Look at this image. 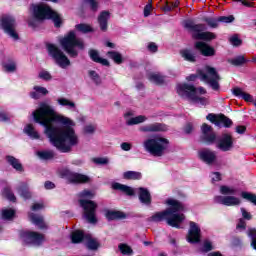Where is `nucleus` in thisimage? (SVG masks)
Returning <instances> with one entry per match:
<instances>
[{
  "label": "nucleus",
  "mask_w": 256,
  "mask_h": 256,
  "mask_svg": "<svg viewBox=\"0 0 256 256\" xmlns=\"http://www.w3.org/2000/svg\"><path fill=\"white\" fill-rule=\"evenodd\" d=\"M20 195L21 197H23V199H31V192H29V189H27V187L20 188Z\"/></svg>",
  "instance_id": "obj_57"
},
{
  "label": "nucleus",
  "mask_w": 256,
  "mask_h": 256,
  "mask_svg": "<svg viewBox=\"0 0 256 256\" xmlns=\"http://www.w3.org/2000/svg\"><path fill=\"white\" fill-rule=\"evenodd\" d=\"M198 158L206 165H213L217 161V154L213 150L204 149L198 152Z\"/></svg>",
  "instance_id": "obj_19"
},
{
  "label": "nucleus",
  "mask_w": 256,
  "mask_h": 256,
  "mask_svg": "<svg viewBox=\"0 0 256 256\" xmlns=\"http://www.w3.org/2000/svg\"><path fill=\"white\" fill-rule=\"evenodd\" d=\"M181 57L184 59V61H188L189 63H196L197 57L195 54L191 53V50L184 49L180 51Z\"/></svg>",
  "instance_id": "obj_33"
},
{
  "label": "nucleus",
  "mask_w": 256,
  "mask_h": 256,
  "mask_svg": "<svg viewBox=\"0 0 256 256\" xmlns=\"http://www.w3.org/2000/svg\"><path fill=\"white\" fill-rule=\"evenodd\" d=\"M88 75L96 85H101V76H99L96 71L90 70Z\"/></svg>",
  "instance_id": "obj_49"
},
{
  "label": "nucleus",
  "mask_w": 256,
  "mask_h": 256,
  "mask_svg": "<svg viewBox=\"0 0 256 256\" xmlns=\"http://www.w3.org/2000/svg\"><path fill=\"white\" fill-rule=\"evenodd\" d=\"M70 239L74 245H77L79 243H83V241H86L87 234H85L83 230H75L71 233Z\"/></svg>",
  "instance_id": "obj_27"
},
{
  "label": "nucleus",
  "mask_w": 256,
  "mask_h": 256,
  "mask_svg": "<svg viewBox=\"0 0 256 256\" xmlns=\"http://www.w3.org/2000/svg\"><path fill=\"white\" fill-rule=\"evenodd\" d=\"M88 55H89L91 61H93L94 63H99V60L101 59V57L99 56V51H97L95 49H90L88 51Z\"/></svg>",
  "instance_id": "obj_50"
},
{
  "label": "nucleus",
  "mask_w": 256,
  "mask_h": 256,
  "mask_svg": "<svg viewBox=\"0 0 256 256\" xmlns=\"http://www.w3.org/2000/svg\"><path fill=\"white\" fill-rule=\"evenodd\" d=\"M3 69L4 71H6V73H15L17 71V63L10 62V63L4 64Z\"/></svg>",
  "instance_id": "obj_48"
},
{
  "label": "nucleus",
  "mask_w": 256,
  "mask_h": 256,
  "mask_svg": "<svg viewBox=\"0 0 256 256\" xmlns=\"http://www.w3.org/2000/svg\"><path fill=\"white\" fill-rule=\"evenodd\" d=\"M84 3H87L90 6L93 13H97V11H99V2L97 0H84Z\"/></svg>",
  "instance_id": "obj_51"
},
{
  "label": "nucleus",
  "mask_w": 256,
  "mask_h": 256,
  "mask_svg": "<svg viewBox=\"0 0 256 256\" xmlns=\"http://www.w3.org/2000/svg\"><path fill=\"white\" fill-rule=\"evenodd\" d=\"M189 230L187 234V241L192 245H197V243H201V228L196 222H189Z\"/></svg>",
  "instance_id": "obj_15"
},
{
  "label": "nucleus",
  "mask_w": 256,
  "mask_h": 256,
  "mask_svg": "<svg viewBox=\"0 0 256 256\" xmlns=\"http://www.w3.org/2000/svg\"><path fill=\"white\" fill-rule=\"evenodd\" d=\"M147 49L150 53H157L159 51V46L155 42H149Z\"/></svg>",
  "instance_id": "obj_58"
},
{
  "label": "nucleus",
  "mask_w": 256,
  "mask_h": 256,
  "mask_svg": "<svg viewBox=\"0 0 256 256\" xmlns=\"http://www.w3.org/2000/svg\"><path fill=\"white\" fill-rule=\"evenodd\" d=\"M57 101L62 107H69V109H75V102L67 98H59Z\"/></svg>",
  "instance_id": "obj_45"
},
{
  "label": "nucleus",
  "mask_w": 256,
  "mask_h": 256,
  "mask_svg": "<svg viewBox=\"0 0 256 256\" xmlns=\"http://www.w3.org/2000/svg\"><path fill=\"white\" fill-rule=\"evenodd\" d=\"M166 205H168V208L154 213L150 218H148V221L150 223H161L166 221L167 225L170 227L181 229V223L185 221V214L179 213L185 211V204L177 199L168 198L166 200Z\"/></svg>",
  "instance_id": "obj_2"
},
{
  "label": "nucleus",
  "mask_w": 256,
  "mask_h": 256,
  "mask_svg": "<svg viewBox=\"0 0 256 256\" xmlns=\"http://www.w3.org/2000/svg\"><path fill=\"white\" fill-rule=\"evenodd\" d=\"M236 229H243V230L247 229V223L243 218L239 219L238 224L236 225Z\"/></svg>",
  "instance_id": "obj_63"
},
{
  "label": "nucleus",
  "mask_w": 256,
  "mask_h": 256,
  "mask_svg": "<svg viewBox=\"0 0 256 256\" xmlns=\"http://www.w3.org/2000/svg\"><path fill=\"white\" fill-rule=\"evenodd\" d=\"M92 161L96 165H107L109 163V159L108 158H103V157L93 158Z\"/></svg>",
  "instance_id": "obj_55"
},
{
  "label": "nucleus",
  "mask_w": 256,
  "mask_h": 256,
  "mask_svg": "<svg viewBox=\"0 0 256 256\" xmlns=\"http://www.w3.org/2000/svg\"><path fill=\"white\" fill-rule=\"evenodd\" d=\"M19 235L25 245H36V247H40V245H43V241H45V235L35 231L22 230Z\"/></svg>",
  "instance_id": "obj_12"
},
{
  "label": "nucleus",
  "mask_w": 256,
  "mask_h": 256,
  "mask_svg": "<svg viewBox=\"0 0 256 256\" xmlns=\"http://www.w3.org/2000/svg\"><path fill=\"white\" fill-rule=\"evenodd\" d=\"M123 179L127 181H139L143 179V174L137 171H126L123 173Z\"/></svg>",
  "instance_id": "obj_31"
},
{
  "label": "nucleus",
  "mask_w": 256,
  "mask_h": 256,
  "mask_svg": "<svg viewBox=\"0 0 256 256\" xmlns=\"http://www.w3.org/2000/svg\"><path fill=\"white\" fill-rule=\"evenodd\" d=\"M206 72L208 73V75L205 74L203 70H197V74H190L186 77V81H196L199 77L200 80L208 83L213 91H219V81H221V76H219V72H217V69L211 66H206ZM209 75L211 76V78L209 77Z\"/></svg>",
  "instance_id": "obj_6"
},
{
  "label": "nucleus",
  "mask_w": 256,
  "mask_h": 256,
  "mask_svg": "<svg viewBox=\"0 0 256 256\" xmlns=\"http://www.w3.org/2000/svg\"><path fill=\"white\" fill-rule=\"evenodd\" d=\"M34 91H37L38 95H49V90L43 86H34Z\"/></svg>",
  "instance_id": "obj_56"
},
{
  "label": "nucleus",
  "mask_w": 256,
  "mask_h": 256,
  "mask_svg": "<svg viewBox=\"0 0 256 256\" xmlns=\"http://www.w3.org/2000/svg\"><path fill=\"white\" fill-rule=\"evenodd\" d=\"M6 161L8 164L11 165L15 169V171H18V173H23L25 171V168H23V164L19 161V159L15 158V156L7 155Z\"/></svg>",
  "instance_id": "obj_28"
},
{
  "label": "nucleus",
  "mask_w": 256,
  "mask_h": 256,
  "mask_svg": "<svg viewBox=\"0 0 256 256\" xmlns=\"http://www.w3.org/2000/svg\"><path fill=\"white\" fill-rule=\"evenodd\" d=\"M105 217L108 221H121L127 219V214L120 210H105Z\"/></svg>",
  "instance_id": "obj_23"
},
{
  "label": "nucleus",
  "mask_w": 256,
  "mask_h": 256,
  "mask_svg": "<svg viewBox=\"0 0 256 256\" xmlns=\"http://www.w3.org/2000/svg\"><path fill=\"white\" fill-rule=\"evenodd\" d=\"M60 47L70 57V59H77L79 51L85 49V42L77 37L75 30H71L59 40Z\"/></svg>",
  "instance_id": "obj_4"
},
{
  "label": "nucleus",
  "mask_w": 256,
  "mask_h": 256,
  "mask_svg": "<svg viewBox=\"0 0 256 256\" xmlns=\"http://www.w3.org/2000/svg\"><path fill=\"white\" fill-rule=\"evenodd\" d=\"M0 27L7 33V35H10L12 39H15L16 41L19 39V34L15 32V27H17L15 17L9 15L2 16L0 19Z\"/></svg>",
  "instance_id": "obj_13"
},
{
  "label": "nucleus",
  "mask_w": 256,
  "mask_h": 256,
  "mask_svg": "<svg viewBox=\"0 0 256 256\" xmlns=\"http://www.w3.org/2000/svg\"><path fill=\"white\" fill-rule=\"evenodd\" d=\"M2 197L7 199L8 201H11L12 203H16L17 201V197H15L13 190H11V187L9 186L3 188Z\"/></svg>",
  "instance_id": "obj_34"
},
{
  "label": "nucleus",
  "mask_w": 256,
  "mask_h": 256,
  "mask_svg": "<svg viewBox=\"0 0 256 256\" xmlns=\"http://www.w3.org/2000/svg\"><path fill=\"white\" fill-rule=\"evenodd\" d=\"M151 9H153V2L150 1L145 7H144V17H149L151 15Z\"/></svg>",
  "instance_id": "obj_60"
},
{
  "label": "nucleus",
  "mask_w": 256,
  "mask_h": 256,
  "mask_svg": "<svg viewBox=\"0 0 256 256\" xmlns=\"http://www.w3.org/2000/svg\"><path fill=\"white\" fill-rule=\"evenodd\" d=\"M194 49L199 51L203 57H215L217 54L215 48L204 41L195 42Z\"/></svg>",
  "instance_id": "obj_17"
},
{
  "label": "nucleus",
  "mask_w": 256,
  "mask_h": 256,
  "mask_svg": "<svg viewBox=\"0 0 256 256\" xmlns=\"http://www.w3.org/2000/svg\"><path fill=\"white\" fill-rule=\"evenodd\" d=\"M232 93L234 97H238L239 99H243L247 103H253V96L249 93H246L240 87H235L232 89Z\"/></svg>",
  "instance_id": "obj_25"
},
{
  "label": "nucleus",
  "mask_w": 256,
  "mask_h": 256,
  "mask_svg": "<svg viewBox=\"0 0 256 256\" xmlns=\"http://www.w3.org/2000/svg\"><path fill=\"white\" fill-rule=\"evenodd\" d=\"M106 55L109 59H112L116 65H121V63H123V55L115 50L108 51Z\"/></svg>",
  "instance_id": "obj_32"
},
{
  "label": "nucleus",
  "mask_w": 256,
  "mask_h": 256,
  "mask_svg": "<svg viewBox=\"0 0 256 256\" xmlns=\"http://www.w3.org/2000/svg\"><path fill=\"white\" fill-rule=\"evenodd\" d=\"M140 131H142V133H159V132H165V131H169V126H167V124H163V123H153V124H149L146 126H142L140 128Z\"/></svg>",
  "instance_id": "obj_20"
},
{
  "label": "nucleus",
  "mask_w": 256,
  "mask_h": 256,
  "mask_svg": "<svg viewBox=\"0 0 256 256\" xmlns=\"http://www.w3.org/2000/svg\"><path fill=\"white\" fill-rule=\"evenodd\" d=\"M230 43L234 46V47H240V45L243 44V40H241V38H239V36L234 35L230 38Z\"/></svg>",
  "instance_id": "obj_54"
},
{
  "label": "nucleus",
  "mask_w": 256,
  "mask_h": 256,
  "mask_svg": "<svg viewBox=\"0 0 256 256\" xmlns=\"http://www.w3.org/2000/svg\"><path fill=\"white\" fill-rule=\"evenodd\" d=\"M118 249L122 255H133V248L127 244H119Z\"/></svg>",
  "instance_id": "obj_44"
},
{
  "label": "nucleus",
  "mask_w": 256,
  "mask_h": 256,
  "mask_svg": "<svg viewBox=\"0 0 256 256\" xmlns=\"http://www.w3.org/2000/svg\"><path fill=\"white\" fill-rule=\"evenodd\" d=\"M224 205L226 207H234L235 205H241V200L235 196H224Z\"/></svg>",
  "instance_id": "obj_37"
},
{
  "label": "nucleus",
  "mask_w": 256,
  "mask_h": 256,
  "mask_svg": "<svg viewBox=\"0 0 256 256\" xmlns=\"http://www.w3.org/2000/svg\"><path fill=\"white\" fill-rule=\"evenodd\" d=\"M29 219L39 229H41V230L47 229V224L45 223L43 216H37V214H35V213H30Z\"/></svg>",
  "instance_id": "obj_29"
},
{
  "label": "nucleus",
  "mask_w": 256,
  "mask_h": 256,
  "mask_svg": "<svg viewBox=\"0 0 256 256\" xmlns=\"http://www.w3.org/2000/svg\"><path fill=\"white\" fill-rule=\"evenodd\" d=\"M86 247L89 251H97L101 247V243L97 238H93V235L86 234Z\"/></svg>",
  "instance_id": "obj_26"
},
{
  "label": "nucleus",
  "mask_w": 256,
  "mask_h": 256,
  "mask_svg": "<svg viewBox=\"0 0 256 256\" xmlns=\"http://www.w3.org/2000/svg\"><path fill=\"white\" fill-rule=\"evenodd\" d=\"M148 80L154 85H165V76L159 73H150L148 74Z\"/></svg>",
  "instance_id": "obj_30"
},
{
  "label": "nucleus",
  "mask_w": 256,
  "mask_h": 256,
  "mask_svg": "<svg viewBox=\"0 0 256 256\" xmlns=\"http://www.w3.org/2000/svg\"><path fill=\"white\" fill-rule=\"evenodd\" d=\"M235 21V16H220L218 17V23H233Z\"/></svg>",
  "instance_id": "obj_53"
},
{
  "label": "nucleus",
  "mask_w": 256,
  "mask_h": 256,
  "mask_svg": "<svg viewBox=\"0 0 256 256\" xmlns=\"http://www.w3.org/2000/svg\"><path fill=\"white\" fill-rule=\"evenodd\" d=\"M84 133L86 134V135H93V133H95V126H93V125H86L85 127H84Z\"/></svg>",
  "instance_id": "obj_61"
},
{
  "label": "nucleus",
  "mask_w": 256,
  "mask_h": 256,
  "mask_svg": "<svg viewBox=\"0 0 256 256\" xmlns=\"http://www.w3.org/2000/svg\"><path fill=\"white\" fill-rule=\"evenodd\" d=\"M37 156L43 161H49L55 157V153L53 151H38Z\"/></svg>",
  "instance_id": "obj_41"
},
{
  "label": "nucleus",
  "mask_w": 256,
  "mask_h": 256,
  "mask_svg": "<svg viewBox=\"0 0 256 256\" xmlns=\"http://www.w3.org/2000/svg\"><path fill=\"white\" fill-rule=\"evenodd\" d=\"M203 21L207 23V26L211 27V29H217V27H219V18L204 17Z\"/></svg>",
  "instance_id": "obj_42"
},
{
  "label": "nucleus",
  "mask_w": 256,
  "mask_h": 256,
  "mask_svg": "<svg viewBox=\"0 0 256 256\" xmlns=\"http://www.w3.org/2000/svg\"><path fill=\"white\" fill-rule=\"evenodd\" d=\"M176 93L180 97H187V99H190V101H193V103L207 105V98L197 96V88L193 84H177Z\"/></svg>",
  "instance_id": "obj_8"
},
{
  "label": "nucleus",
  "mask_w": 256,
  "mask_h": 256,
  "mask_svg": "<svg viewBox=\"0 0 256 256\" xmlns=\"http://www.w3.org/2000/svg\"><path fill=\"white\" fill-rule=\"evenodd\" d=\"M80 207L83 208L84 211V217L88 221V223H91L92 225H95L97 223V202L93 200H87V199H80L79 200Z\"/></svg>",
  "instance_id": "obj_10"
},
{
  "label": "nucleus",
  "mask_w": 256,
  "mask_h": 256,
  "mask_svg": "<svg viewBox=\"0 0 256 256\" xmlns=\"http://www.w3.org/2000/svg\"><path fill=\"white\" fill-rule=\"evenodd\" d=\"M61 176L63 179H66L70 185H87V183H91V177L88 175L73 172L67 168L61 171Z\"/></svg>",
  "instance_id": "obj_11"
},
{
  "label": "nucleus",
  "mask_w": 256,
  "mask_h": 256,
  "mask_svg": "<svg viewBox=\"0 0 256 256\" xmlns=\"http://www.w3.org/2000/svg\"><path fill=\"white\" fill-rule=\"evenodd\" d=\"M248 61L249 60L245 59V56L240 55L235 58L229 59L228 63H230V65H233L234 67H243V65H245V63H248Z\"/></svg>",
  "instance_id": "obj_35"
},
{
  "label": "nucleus",
  "mask_w": 256,
  "mask_h": 256,
  "mask_svg": "<svg viewBox=\"0 0 256 256\" xmlns=\"http://www.w3.org/2000/svg\"><path fill=\"white\" fill-rule=\"evenodd\" d=\"M207 121H210V123H213V125H216V127H225L226 129H229L231 125H233V120H231L229 117L225 116V114H214L209 113L206 116Z\"/></svg>",
  "instance_id": "obj_14"
},
{
  "label": "nucleus",
  "mask_w": 256,
  "mask_h": 256,
  "mask_svg": "<svg viewBox=\"0 0 256 256\" xmlns=\"http://www.w3.org/2000/svg\"><path fill=\"white\" fill-rule=\"evenodd\" d=\"M16 212L13 209H3L1 218L4 221H13L15 219Z\"/></svg>",
  "instance_id": "obj_38"
},
{
  "label": "nucleus",
  "mask_w": 256,
  "mask_h": 256,
  "mask_svg": "<svg viewBox=\"0 0 256 256\" xmlns=\"http://www.w3.org/2000/svg\"><path fill=\"white\" fill-rule=\"evenodd\" d=\"M138 198L140 203H142V205L149 206L153 202V198L151 197V192H149V189L145 187L138 188Z\"/></svg>",
  "instance_id": "obj_22"
},
{
  "label": "nucleus",
  "mask_w": 256,
  "mask_h": 256,
  "mask_svg": "<svg viewBox=\"0 0 256 256\" xmlns=\"http://www.w3.org/2000/svg\"><path fill=\"white\" fill-rule=\"evenodd\" d=\"M214 249H215V246H213V242L209 240H204L202 245L203 253H210V251H213Z\"/></svg>",
  "instance_id": "obj_47"
},
{
  "label": "nucleus",
  "mask_w": 256,
  "mask_h": 256,
  "mask_svg": "<svg viewBox=\"0 0 256 256\" xmlns=\"http://www.w3.org/2000/svg\"><path fill=\"white\" fill-rule=\"evenodd\" d=\"M241 197H242V199H246V201H249L250 203H252L253 205L256 206V194L242 191Z\"/></svg>",
  "instance_id": "obj_43"
},
{
  "label": "nucleus",
  "mask_w": 256,
  "mask_h": 256,
  "mask_svg": "<svg viewBox=\"0 0 256 256\" xmlns=\"http://www.w3.org/2000/svg\"><path fill=\"white\" fill-rule=\"evenodd\" d=\"M32 116L34 123L44 127L45 135L60 153H71L73 147L79 145V137L73 129L75 122L57 114L51 105L41 102Z\"/></svg>",
  "instance_id": "obj_1"
},
{
  "label": "nucleus",
  "mask_w": 256,
  "mask_h": 256,
  "mask_svg": "<svg viewBox=\"0 0 256 256\" xmlns=\"http://www.w3.org/2000/svg\"><path fill=\"white\" fill-rule=\"evenodd\" d=\"M240 211L242 213V219H244L245 221H251V219H253V215H251L247 210H245V208H241Z\"/></svg>",
  "instance_id": "obj_59"
},
{
  "label": "nucleus",
  "mask_w": 256,
  "mask_h": 256,
  "mask_svg": "<svg viewBox=\"0 0 256 256\" xmlns=\"http://www.w3.org/2000/svg\"><path fill=\"white\" fill-rule=\"evenodd\" d=\"M75 29H76L77 31H79L80 33H84V34L93 33V31H95V30L93 29V27H91V25L85 24V23L77 24V25L75 26Z\"/></svg>",
  "instance_id": "obj_39"
},
{
  "label": "nucleus",
  "mask_w": 256,
  "mask_h": 256,
  "mask_svg": "<svg viewBox=\"0 0 256 256\" xmlns=\"http://www.w3.org/2000/svg\"><path fill=\"white\" fill-rule=\"evenodd\" d=\"M147 121V116L139 115L136 117H132L126 121V125L133 126V125H139L141 123H145Z\"/></svg>",
  "instance_id": "obj_36"
},
{
  "label": "nucleus",
  "mask_w": 256,
  "mask_h": 256,
  "mask_svg": "<svg viewBox=\"0 0 256 256\" xmlns=\"http://www.w3.org/2000/svg\"><path fill=\"white\" fill-rule=\"evenodd\" d=\"M0 121H2L3 123H7L11 121V118H9V115H7V113L0 112Z\"/></svg>",
  "instance_id": "obj_64"
},
{
  "label": "nucleus",
  "mask_w": 256,
  "mask_h": 256,
  "mask_svg": "<svg viewBox=\"0 0 256 256\" xmlns=\"http://www.w3.org/2000/svg\"><path fill=\"white\" fill-rule=\"evenodd\" d=\"M184 27L192 33V39L206 41V43L217 39L216 33L206 31L207 27H205V24H195L193 19L185 20Z\"/></svg>",
  "instance_id": "obj_5"
},
{
  "label": "nucleus",
  "mask_w": 256,
  "mask_h": 256,
  "mask_svg": "<svg viewBox=\"0 0 256 256\" xmlns=\"http://www.w3.org/2000/svg\"><path fill=\"white\" fill-rule=\"evenodd\" d=\"M24 131L32 139H39L40 137L39 133L35 131V127H33V124H27Z\"/></svg>",
  "instance_id": "obj_40"
},
{
  "label": "nucleus",
  "mask_w": 256,
  "mask_h": 256,
  "mask_svg": "<svg viewBox=\"0 0 256 256\" xmlns=\"http://www.w3.org/2000/svg\"><path fill=\"white\" fill-rule=\"evenodd\" d=\"M220 193L222 195H235V193H237V190H235L234 188H229V186L222 185L220 186Z\"/></svg>",
  "instance_id": "obj_46"
},
{
  "label": "nucleus",
  "mask_w": 256,
  "mask_h": 256,
  "mask_svg": "<svg viewBox=\"0 0 256 256\" xmlns=\"http://www.w3.org/2000/svg\"><path fill=\"white\" fill-rule=\"evenodd\" d=\"M216 147L224 153L231 151V149L234 147L233 135H231V133H223L221 137L217 139Z\"/></svg>",
  "instance_id": "obj_16"
},
{
  "label": "nucleus",
  "mask_w": 256,
  "mask_h": 256,
  "mask_svg": "<svg viewBox=\"0 0 256 256\" xmlns=\"http://www.w3.org/2000/svg\"><path fill=\"white\" fill-rule=\"evenodd\" d=\"M201 131H202L201 140L204 143H207V145H213V143L217 141V135L215 133H211V131H213V127L209 126L207 123L202 124Z\"/></svg>",
  "instance_id": "obj_18"
},
{
  "label": "nucleus",
  "mask_w": 256,
  "mask_h": 256,
  "mask_svg": "<svg viewBox=\"0 0 256 256\" xmlns=\"http://www.w3.org/2000/svg\"><path fill=\"white\" fill-rule=\"evenodd\" d=\"M39 79H42L43 81H51V79H53V76H51V73H49V71L47 70H42L39 74H38Z\"/></svg>",
  "instance_id": "obj_52"
},
{
  "label": "nucleus",
  "mask_w": 256,
  "mask_h": 256,
  "mask_svg": "<svg viewBox=\"0 0 256 256\" xmlns=\"http://www.w3.org/2000/svg\"><path fill=\"white\" fill-rule=\"evenodd\" d=\"M46 49L48 55L61 67V69H65V67H69V65H71V60H69V57H67L65 52L57 45L47 43Z\"/></svg>",
  "instance_id": "obj_9"
},
{
  "label": "nucleus",
  "mask_w": 256,
  "mask_h": 256,
  "mask_svg": "<svg viewBox=\"0 0 256 256\" xmlns=\"http://www.w3.org/2000/svg\"><path fill=\"white\" fill-rule=\"evenodd\" d=\"M112 189L114 191H121L122 193H125V195H128V197H133L135 195V190L132 187L119 182L112 183Z\"/></svg>",
  "instance_id": "obj_24"
},
{
  "label": "nucleus",
  "mask_w": 256,
  "mask_h": 256,
  "mask_svg": "<svg viewBox=\"0 0 256 256\" xmlns=\"http://www.w3.org/2000/svg\"><path fill=\"white\" fill-rule=\"evenodd\" d=\"M32 15L36 21H39V23H43V21H52L56 29H61V27H63V18L61 17V14L53 10V8L47 4L34 5Z\"/></svg>",
  "instance_id": "obj_3"
},
{
  "label": "nucleus",
  "mask_w": 256,
  "mask_h": 256,
  "mask_svg": "<svg viewBox=\"0 0 256 256\" xmlns=\"http://www.w3.org/2000/svg\"><path fill=\"white\" fill-rule=\"evenodd\" d=\"M28 27H31L32 29H37L39 27V20L37 19H31L28 21Z\"/></svg>",
  "instance_id": "obj_62"
},
{
  "label": "nucleus",
  "mask_w": 256,
  "mask_h": 256,
  "mask_svg": "<svg viewBox=\"0 0 256 256\" xmlns=\"http://www.w3.org/2000/svg\"><path fill=\"white\" fill-rule=\"evenodd\" d=\"M143 147L153 157H163L165 151L169 149V139L164 137L149 138L144 141Z\"/></svg>",
  "instance_id": "obj_7"
},
{
  "label": "nucleus",
  "mask_w": 256,
  "mask_h": 256,
  "mask_svg": "<svg viewBox=\"0 0 256 256\" xmlns=\"http://www.w3.org/2000/svg\"><path fill=\"white\" fill-rule=\"evenodd\" d=\"M109 19H111V12L107 10H103L102 12H100L97 21H98L100 30L103 33L107 32V29H109Z\"/></svg>",
  "instance_id": "obj_21"
}]
</instances>
